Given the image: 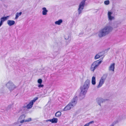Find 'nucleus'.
Listing matches in <instances>:
<instances>
[{
  "mask_svg": "<svg viewBox=\"0 0 126 126\" xmlns=\"http://www.w3.org/2000/svg\"><path fill=\"white\" fill-rule=\"evenodd\" d=\"M83 32H82V33H80L79 34V35H83Z\"/></svg>",
  "mask_w": 126,
  "mask_h": 126,
  "instance_id": "nucleus-33",
  "label": "nucleus"
},
{
  "mask_svg": "<svg viewBox=\"0 0 126 126\" xmlns=\"http://www.w3.org/2000/svg\"><path fill=\"white\" fill-rule=\"evenodd\" d=\"M33 104V102H32L31 101L30 103L27 105L26 108L28 109H30L32 107Z\"/></svg>",
  "mask_w": 126,
  "mask_h": 126,
  "instance_id": "nucleus-15",
  "label": "nucleus"
},
{
  "mask_svg": "<svg viewBox=\"0 0 126 126\" xmlns=\"http://www.w3.org/2000/svg\"><path fill=\"white\" fill-rule=\"evenodd\" d=\"M43 11L42 12V15H45L47 14V13L48 12V10L45 7H43L42 8Z\"/></svg>",
  "mask_w": 126,
  "mask_h": 126,
  "instance_id": "nucleus-12",
  "label": "nucleus"
},
{
  "mask_svg": "<svg viewBox=\"0 0 126 126\" xmlns=\"http://www.w3.org/2000/svg\"><path fill=\"white\" fill-rule=\"evenodd\" d=\"M2 24H0V27L2 25Z\"/></svg>",
  "mask_w": 126,
  "mask_h": 126,
  "instance_id": "nucleus-38",
  "label": "nucleus"
},
{
  "mask_svg": "<svg viewBox=\"0 0 126 126\" xmlns=\"http://www.w3.org/2000/svg\"><path fill=\"white\" fill-rule=\"evenodd\" d=\"M113 12H111L109 11L108 13V16L109 20H111L114 19V17L112 16L111 15L112 14Z\"/></svg>",
  "mask_w": 126,
  "mask_h": 126,
  "instance_id": "nucleus-7",
  "label": "nucleus"
},
{
  "mask_svg": "<svg viewBox=\"0 0 126 126\" xmlns=\"http://www.w3.org/2000/svg\"><path fill=\"white\" fill-rule=\"evenodd\" d=\"M38 98L37 97H36L35 98H34L31 101L32 102L33 104L34 102H35L38 99Z\"/></svg>",
  "mask_w": 126,
  "mask_h": 126,
  "instance_id": "nucleus-25",
  "label": "nucleus"
},
{
  "mask_svg": "<svg viewBox=\"0 0 126 126\" xmlns=\"http://www.w3.org/2000/svg\"><path fill=\"white\" fill-rule=\"evenodd\" d=\"M101 56V55H100L98 54H97L95 56L94 59H95L96 60L99 59Z\"/></svg>",
  "mask_w": 126,
  "mask_h": 126,
  "instance_id": "nucleus-21",
  "label": "nucleus"
},
{
  "mask_svg": "<svg viewBox=\"0 0 126 126\" xmlns=\"http://www.w3.org/2000/svg\"><path fill=\"white\" fill-rule=\"evenodd\" d=\"M94 121H90V122H89V123H88L89 124V125L90 124L93 123H94Z\"/></svg>",
  "mask_w": 126,
  "mask_h": 126,
  "instance_id": "nucleus-30",
  "label": "nucleus"
},
{
  "mask_svg": "<svg viewBox=\"0 0 126 126\" xmlns=\"http://www.w3.org/2000/svg\"><path fill=\"white\" fill-rule=\"evenodd\" d=\"M89 124L88 123L87 124H85L83 126H89Z\"/></svg>",
  "mask_w": 126,
  "mask_h": 126,
  "instance_id": "nucleus-31",
  "label": "nucleus"
},
{
  "mask_svg": "<svg viewBox=\"0 0 126 126\" xmlns=\"http://www.w3.org/2000/svg\"><path fill=\"white\" fill-rule=\"evenodd\" d=\"M11 105H9L8 106V107L9 108H10L11 107Z\"/></svg>",
  "mask_w": 126,
  "mask_h": 126,
  "instance_id": "nucleus-34",
  "label": "nucleus"
},
{
  "mask_svg": "<svg viewBox=\"0 0 126 126\" xmlns=\"http://www.w3.org/2000/svg\"><path fill=\"white\" fill-rule=\"evenodd\" d=\"M42 82V80L41 79H39L37 81V82L39 84H41Z\"/></svg>",
  "mask_w": 126,
  "mask_h": 126,
  "instance_id": "nucleus-27",
  "label": "nucleus"
},
{
  "mask_svg": "<svg viewBox=\"0 0 126 126\" xmlns=\"http://www.w3.org/2000/svg\"><path fill=\"white\" fill-rule=\"evenodd\" d=\"M92 83L93 85H95L96 84L95 77L94 76H93L92 77Z\"/></svg>",
  "mask_w": 126,
  "mask_h": 126,
  "instance_id": "nucleus-16",
  "label": "nucleus"
},
{
  "mask_svg": "<svg viewBox=\"0 0 126 126\" xmlns=\"http://www.w3.org/2000/svg\"><path fill=\"white\" fill-rule=\"evenodd\" d=\"M61 115V112L59 111H58L56 113L55 115L56 117H59Z\"/></svg>",
  "mask_w": 126,
  "mask_h": 126,
  "instance_id": "nucleus-20",
  "label": "nucleus"
},
{
  "mask_svg": "<svg viewBox=\"0 0 126 126\" xmlns=\"http://www.w3.org/2000/svg\"><path fill=\"white\" fill-rule=\"evenodd\" d=\"M104 4L106 5H108L110 3V1L109 0H106L104 2Z\"/></svg>",
  "mask_w": 126,
  "mask_h": 126,
  "instance_id": "nucleus-26",
  "label": "nucleus"
},
{
  "mask_svg": "<svg viewBox=\"0 0 126 126\" xmlns=\"http://www.w3.org/2000/svg\"><path fill=\"white\" fill-rule=\"evenodd\" d=\"M70 37L69 35L68 34H66L64 36L65 39L66 40H67L69 39Z\"/></svg>",
  "mask_w": 126,
  "mask_h": 126,
  "instance_id": "nucleus-22",
  "label": "nucleus"
},
{
  "mask_svg": "<svg viewBox=\"0 0 126 126\" xmlns=\"http://www.w3.org/2000/svg\"><path fill=\"white\" fill-rule=\"evenodd\" d=\"M38 87L39 88L43 87L44 86V85L43 84H39L38 85Z\"/></svg>",
  "mask_w": 126,
  "mask_h": 126,
  "instance_id": "nucleus-28",
  "label": "nucleus"
},
{
  "mask_svg": "<svg viewBox=\"0 0 126 126\" xmlns=\"http://www.w3.org/2000/svg\"><path fill=\"white\" fill-rule=\"evenodd\" d=\"M107 100L106 99H104L102 98H100L98 99L97 101V103L100 106H101V104Z\"/></svg>",
  "mask_w": 126,
  "mask_h": 126,
  "instance_id": "nucleus-8",
  "label": "nucleus"
},
{
  "mask_svg": "<svg viewBox=\"0 0 126 126\" xmlns=\"http://www.w3.org/2000/svg\"><path fill=\"white\" fill-rule=\"evenodd\" d=\"M86 0H83L80 3L78 9L79 15L81 14L82 12L85 4V2Z\"/></svg>",
  "mask_w": 126,
  "mask_h": 126,
  "instance_id": "nucleus-5",
  "label": "nucleus"
},
{
  "mask_svg": "<svg viewBox=\"0 0 126 126\" xmlns=\"http://www.w3.org/2000/svg\"><path fill=\"white\" fill-rule=\"evenodd\" d=\"M110 48H109V49H107V50H106L107 51L108 50H109V49Z\"/></svg>",
  "mask_w": 126,
  "mask_h": 126,
  "instance_id": "nucleus-36",
  "label": "nucleus"
},
{
  "mask_svg": "<svg viewBox=\"0 0 126 126\" xmlns=\"http://www.w3.org/2000/svg\"><path fill=\"white\" fill-rule=\"evenodd\" d=\"M110 126H113V125H110Z\"/></svg>",
  "mask_w": 126,
  "mask_h": 126,
  "instance_id": "nucleus-37",
  "label": "nucleus"
},
{
  "mask_svg": "<svg viewBox=\"0 0 126 126\" xmlns=\"http://www.w3.org/2000/svg\"><path fill=\"white\" fill-rule=\"evenodd\" d=\"M14 24H8V25H9V26H11L12 25H13Z\"/></svg>",
  "mask_w": 126,
  "mask_h": 126,
  "instance_id": "nucleus-35",
  "label": "nucleus"
},
{
  "mask_svg": "<svg viewBox=\"0 0 126 126\" xmlns=\"http://www.w3.org/2000/svg\"><path fill=\"white\" fill-rule=\"evenodd\" d=\"M115 64L114 63L111 64L109 67V70L114 72L115 68Z\"/></svg>",
  "mask_w": 126,
  "mask_h": 126,
  "instance_id": "nucleus-9",
  "label": "nucleus"
},
{
  "mask_svg": "<svg viewBox=\"0 0 126 126\" xmlns=\"http://www.w3.org/2000/svg\"><path fill=\"white\" fill-rule=\"evenodd\" d=\"M58 24V25H60V24Z\"/></svg>",
  "mask_w": 126,
  "mask_h": 126,
  "instance_id": "nucleus-41",
  "label": "nucleus"
},
{
  "mask_svg": "<svg viewBox=\"0 0 126 126\" xmlns=\"http://www.w3.org/2000/svg\"><path fill=\"white\" fill-rule=\"evenodd\" d=\"M6 86L11 92L13 91L16 88V86L11 81L8 82L6 84Z\"/></svg>",
  "mask_w": 126,
  "mask_h": 126,
  "instance_id": "nucleus-4",
  "label": "nucleus"
},
{
  "mask_svg": "<svg viewBox=\"0 0 126 126\" xmlns=\"http://www.w3.org/2000/svg\"><path fill=\"white\" fill-rule=\"evenodd\" d=\"M51 120L52 123H56L57 122L58 119L56 118H53Z\"/></svg>",
  "mask_w": 126,
  "mask_h": 126,
  "instance_id": "nucleus-18",
  "label": "nucleus"
},
{
  "mask_svg": "<svg viewBox=\"0 0 126 126\" xmlns=\"http://www.w3.org/2000/svg\"><path fill=\"white\" fill-rule=\"evenodd\" d=\"M26 117V116L25 114H22L20 116L19 118V120H20V121H22L24 120H25V119Z\"/></svg>",
  "mask_w": 126,
  "mask_h": 126,
  "instance_id": "nucleus-13",
  "label": "nucleus"
},
{
  "mask_svg": "<svg viewBox=\"0 0 126 126\" xmlns=\"http://www.w3.org/2000/svg\"><path fill=\"white\" fill-rule=\"evenodd\" d=\"M63 22V20L62 19H60L57 21H56L55 22V24H61Z\"/></svg>",
  "mask_w": 126,
  "mask_h": 126,
  "instance_id": "nucleus-23",
  "label": "nucleus"
},
{
  "mask_svg": "<svg viewBox=\"0 0 126 126\" xmlns=\"http://www.w3.org/2000/svg\"><path fill=\"white\" fill-rule=\"evenodd\" d=\"M21 125H19V126H21Z\"/></svg>",
  "mask_w": 126,
  "mask_h": 126,
  "instance_id": "nucleus-40",
  "label": "nucleus"
},
{
  "mask_svg": "<svg viewBox=\"0 0 126 126\" xmlns=\"http://www.w3.org/2000/svg\"><path fill=\"white\" fill-rule=\"evenodd\" d=\"M49 121H50V122H51L52 123V120L51 119H49V120H46V122H48Z\"/></svg>",
  "mask_w": 126,
  "mask_h": 126,
  "instance_id": "nucleus-29",
  "label": "nucleus"
},
{
  "mask_svg": "<svg viewBox=\"0 0 126 126\" xmlns=\"http://www.w3.org/2000/svg\"><path fill=\"white\" fill-rule=\"evenodd\" d=\"M1 93H3V91Z\"/></svg>",
  "mask_w": 126,
  "mask_h": 126,
  "instance_id": "nucleus-39",
  "label": "nucleus"
},
{
  "mask_svg": "<svg viewBox=\"0 0 126 126\" xmlns=\"http://www.w3.org/2000/svg\"><path fill=\"white\" fill-rule=\"evenodd\" d=\"M9 16H8L6 17H3L0 18V24H2V23L5 21L6 20Z\"/></svg>",
  "mask_w": 126,
  "mask_h": 126,
  "instance_id": "nucleus-10",
  "label": "nucleus"
},
{
  "mask_svg": "<svg viewBox=\"0 0 126 126\" xmlns=\"http://www.w3.org/2000/svg\"><path fill=\"white\" fill-rule=\"evenodd\" d=\"M15 21L13 20H8L7 21V24H15Z\"/></svg>",
  "mask_w": 126,
  "mask_h": 126,
  "instance_id": "nucleus-24",
  "label": "nucleus"
},
{
  "mask_svg": "<svg viewBox=\"0 0 126 126\" xmlns=\"http://www.w3.org/2000/svg\"><path fill=\"white\" fill-rule=\"evenodd\" d=\"M117 24H114V26H115V28H116L117 27Z\"/></svg>",
  "mask_w": 126,
  "mask_h": 126,
  "instance_id": "nucleus-32",
  "label": "nucleus"
},
{
  "mask_svg": "<svg viewBox=\"0 0 126 126\" xmlns=\"http://www.w3.org/2000/svg\"><path fill=\"white\" fill-rule=\"evenodd\" d=\"M22 14V12H21L18 13H17L16 14L15 19H17L18 17L19 16H20Z\"/></svg>",
  "mask_w": 126,
  "mask_h": 126,
  "instance_id": "nucleus-19",
  "label": "nucleus"
},
{
  "mask_svg": "<svg viewBox=\"0 0 126 126\" xmlns=\"http://www.w3.org/2000/svg\"><path fill=\"white\" fill-rule=\"evenodd\" d=\"M113 28L110 26H106L101 29L98 32L100 38L104 37L109 34L112 31Z\"/></svg>",
  "mask_w": 126,
  "mask_h": 126,
  "instance_id": "nucleus-2",
  "label": "nucleus"
},
{
  "mask_svg": "<svg viewBox=\"0 0 126 126\" xmlns=\"http://www.w3.org/2000/svg\"><path fill=\"white\" fill-rule=\"evenodd\" d=\"M32 121V119L31 118H28L26 119V120H23L22 121H20V123H23L24 122H29L31 121Z\"/></svg>",
  "mask_w": 126,
  "mask_h": 126,
  "instance_id": "nucleus-14",
  "label": "nucleus"
},
{
  "mask_svg": "<svg viewBox=\"0 0 126 126\" xmlns=\"http://www.w3.org/2000/svg\"><path fill=\"white\" fill-rule=\"evenodd\" d=\"M101 61H96L94 62L92 64L90 68L91 70L93 72L97 68L99 65L101 63Z\"/></svg>",
  "mask_w": 126,
  "mask_h": 126,
  "instance_id": "nucleus-6",
  "label": "nucleus"
},
{
  "mask_svg": "<svg viewBox=\"0 0 126 126\" xmlns=\"http://www.w3.org/2000/svg\"><path fill=\"white\" fill-rule=\"evenodd\" d=\"M90 84V81L89 79H87L83 85L80 87V92L79 96L81 97V98L83 99L89 87Z\"/></svg>",
  "mask_w": 126,
  "mask_h": 126,
  "instance_id": "nucleus-1",
  "label": "nucleus"
},
{
  "mask_svg": "<svg viewBox=\"0 0 126 126\" xmlns=\"http://www.w3.org/2000/svg\"><path fill=\"white\" fill-rule=\"evenodd\" d=\"M107 77V74H104L103 76L101 77V79L104 80L105 81V79H106V78Z\"/></svg>",
  "mask_w": 126,
  "mask_h": 126,
  "instance_id": "nucleus-17",
  "label": "nucleus"
},
{
  "mask_svg": "<svg viewBox=\"0 0 126 126\" xmlns=\"http://www.w3.org/2000/svg\"><path fill=\"white\" fill-rule=\"evenodd\" d=\"M78 97L76 96L74 97L71 101L63 109L64 111H66L70 110L74 107L77 103Z\"/></svg>",
  "mask_w": 126,
  "mask_h": 126,
  "instance_id": "nucleus-3",
  "label": "nucleus"
},
{
  "mask_svg": "<svg viewBox=\"0 0 126 126\" xmlns=\"http://www.w3.org/2000/svg\"><path fill=\"white\" fill-rule=\"evenodd\" d=\"M105 80L101 79L99 82V83L97 86V87L98 88L101 87L102 85L104 84Z\"/></svg>",
  "mask_w": 126,
  "mask_h": 126,
  "instance_id": "nucleus-11",
  "label": "nucleus"
}]
</instances>
